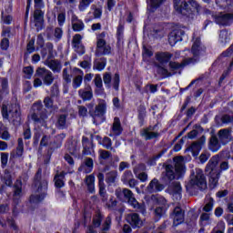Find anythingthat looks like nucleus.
Listing matches in <instances>:
<instances>
[{
    "label": "nucleus",
    "instance_id": "1",
    "mask_svg": "<svg viewBox=\"0 0 233 233\" xmlns=\"http://www.w3.org/2000/svg\"><path fill=\"white\" fill-rule=\"evenodd\" d=\"M43 169L41 167L36 171L33 180V190L35 195L30 196V203H41L46 198L48 190V180L43 178Z\"/></svg>",
    "mask_w": 233,
    "mask_h": 233
},
{
    "label": "nucleus",
    "instance_id": "2",
    "mask_svg": "<svg viewBox=\"0 0 233 233\" xmlns=\"http://www.w3.org/2000/svg\"><path fill=\"white\" fill-rule=\"evenodd\" d=\"M175 166L170 164L165 167V171L161 174V179L164 183L168 185L174 179H179L181 174L185 172V159L183 157H175L173 158Z\"/></svg>",
    "mask_w": 233,
    "mask_h": 233
},
{
    "label": "nucleus",
    "instance_id": "3",
    "mask_svg": "<svg viewBox=\"0 0 233 233\" xmlns=\"http://www.w3.org/2000/svg\"><path fill=\"white\" fill-rule=\"evenodd\" d=\"M28 120L32 121L35 127H44L48 128V111L43 106V103L35 102L32 105L29 114L27 116Z\"/></svg>",
    "mask_w": 233,
    "mask_h": 233
},
{
    "label": "nucleus",
    "instance_id": "4",
    "mask_svg": "<svg viewBox=\"0 0 233 233\" xmlns=\"http://www.w3.org/2000/svg\"><path fill=\"white\" fill-rule=\"evenodd\" d=\"M115 196L120 201H127L128 205L133 207L137 212H140V214H147V206H145V203L139 204V202H137V199L134 197L132 190L128 188L121 189L118 187L115 191Z\"/></svg>",
    "mask_w": 233,
    "mask_h": 233
},
{
    "label": "nucleus",
    "instance_id": "5",
    "mask_svg": "<svg viewBox=\"0 0 233 233\" xmlns=\"http://www.w3.org/2000/svg\"><path fill=\"white\" fill-rule=\"evenodd\" d=\"M1 114L3 119L12 123L15 127L21 125V106L17 103H13L10 106L2 105Z\"/></svg>",
    "mask_w": 233,
    "mask_h": 233
},
{
    "label": "nucleus",
    "instance_id": "6",
    "mask_svg": "<svg viewBox=\"0 0 233 233\" xmlns=\"http://www.w3.org/2000/svg\"><path fill=\"white\" fill-rule=\"evenodd\" d=\"M206 172L209 176V187L215 188L218 187L219 177H221V169H219V156H213L206 166Z\"/></svg>",
    "mask_w": 233,
    "mask_h": 233
},
{
    "label": "nucleus",
    "instance_id": "7",
    "mask_svg": "<svg viewBox=\"0 0 233 233\" xmlns=\"http://www.w3.org/2000/svg\"><path fill=\"white\" fill-rule=\"evenodd\" d=\"M188 192H193L195 188L207 190V177L201 168H196L190 175V180L186 185Z\"/></svg>",
    "mask_w": 233,
    "mask_h": 233
},
{
    "label": "nucleus",
    "instance_id": "8",
    "mask_svg": "<svg viewBox=\"0 0 233 233\" xmlns=\"http://www.w3.org/2000/svg\"><path fill=\"white\" fill-rule=\"evenodd\" d=\"M56 77L52 71L46 69V67H38L35 70V79L33 82V86L35 88H39V86H51L54 84Z\"/></svg>",
    "mask_w": 233,
    "mask_h": 233
},
{
    "label": "nucleus",
    "instance_id": "9",
    "mask_svg": "<svg viewBox=\"0 0 233 233\" xmlns=\"http://www.w3.org/2000/svg\"><path fill=\"white\" fill-rule=\"evenodd\" d=\"M21 198H23V182L17 179L13 186V214L16 216L19 214V204L21 203Z\"/></svg>",
    "mask_w": 233,
    "mask_h": 233
},
{
    "label": "nucleus",
    "instance_id": "10",
    "mask_svg": "<svg viewBox=\"0 0 233 233\" xmlns=\"http://www.w3.org/2000/svg\"><path fill=\"white\" fill-rule=\"evenodd\" d=\"M206 52L207 47L201 44V38L197 37L191 47V54L193 57H187V59L190 61L191 65H196V63H199V56H205Z\"/></svg>",
    "mask_w": 233,
    "mask_h": 233
},
{
    "label": "nucleus",
    "instance_id": "11",
    "mask_svg": "<svg viewBox=\"0 0 233 233\" xmlns=\"http://www.w3.org/2000/svg\"><path fill=\"white\" fill-rule=\"evenodd\" d=\"M175 9L182 15H190L192 14L191 6L198 8V3L194 0H173Z\"/></svg>",
    "mask_w": 233,
    "mask_h": 233
},
{
    "label": "nucleus",
    "instance_id": "12",
    "mask_svg": "<svg viewBox=\"0 0 233 233\" xmlns=\"http://www.w3.org/2000/svg\"><path fill=\"white\" fill-rule=\"evenodd\" d=\"M105 37H106V33L105 32L97 35L96 56H110L112 54V46L106 44Z\"/></svg>",
    "mask_w": 233,
    "mask_h": 233
},
{
    "label": "nucleus",
    "instance_id": "13",
    "mask_svg": "<svg viewBox=\"0 0 233 233\" xmlns=\"http://www.w3.org/2000/svg\"><path fill=\"white\" fill-rule=\"evenodd\" d=\"M103 82L106 86V88H113L117 92L119 90V83H120V78H119V74H115L114 77L112 79V73L110 72H106L103 74Z\"/></svg>",
    "mask_w": 233,
    "mask_h": 233
},
{
    "label": "nucleus",
    "instance_id": "14",
    "mask_svg": "<svg viewBox=\"0 0 233 233\" xmlns=\"http://www.w3.org/2000/svg\"><path fill=\"white\" fill-rule=\"evenodd\" d=\"M106 114V101L100 100L95 109L89 110V116L93 117V123L97 125V119H101Z\"/></svg>",
    "mask_w": 233,
    "mask_h": 233
},
{
    "label": "nucleus",
    "instance_id": "15",
    "mask_svg": "<svg viewBox=\"0 0 233 233\" xmlns=\"http://www.w3.org/2000/svg\"><path fill=\"white\" fill-rule=\"evenodd\" d=\"M215 23L219 25V26H230L233 23V14L226 13V14H218L212 15Z\"/></svg>",
    "mask_w": 233,
    "mask_h": 233
},
{
    "label": "nucleus",
    "instance_id": "16",
    "mask_svg": "<svg viewBox=\"0 0 233 233\" xmlns=\"http://www.w3.org/2000/svg\"><path fill=\"white\" fill-rule=\"evenodd\" d=\"M98 179V194L101 198L102 203H106L108 201V195L106 194V186H105V174L98 173L96 176Z\"/></svg>",
    "mask_w": 233,
    "mask_h": 233
},
{
    "label": "nucleus",
    "instance_id": "17",
    "mask_svg": "<svg viewBox=\"0 0 233 233\" xmlns=\"http://www.w3.org/2000/svg\"><path fill=\"white\" fill-rule=\"evenodd\" d=\"M170 218L173 219V225L177 227V225H181L185 221V210L181 207L177 206L170 214Z\"/></svg>",
    "mask_w": 233,
    "mask_h": 233
},
{
    "label": "nucleus",
    "instance_id": "18",
    "mask_svg": "<svg viewBox=\"0 0 233 233\" xmlns=\"http://www.w3.org/2000/svg\"><path fill=\"white\" fill-rule=\"evenodd\" d=\"M33 17L37 32H41L45 28V13L41 9H35Z\"/></svg>",
    "mask_w": 233,
    "mask_h": 233
},
{
    "label": "nucleus",
    "instance_id": "19",
    "mask_svg": "<svg viewBox=\"0 0 233 233\" xmlns=\"http://www.w3.org/2000/svg\"><path fill=\"white\" fill-rule=\"evenodd\" d=\"M192 65V63L187 59V58H184L182 60V63H178V62H174V61H170L169 62V68L171 70V74H181V70H183V68H185V66H188Z\"/></svg>",
    "mask_w": 233,
    "mask_h": 233
},
{
    "label": "nucleus",
    "instance_id": "20",
    "mask_svg": "<svg viewBox=\"0 0 233 233\" xmlns=\"http://www.w3.org/2000/svg\"><path fill=\"white\" fill-rule=\"evenodd\" d=\"M217 136L221 145H228V143H230V141H232V128L220 129L218 132Z\"/></svg>",
    "mask_w": 233,
    "mask_h": 233
},
{
    "label": "nucleus",
    "instance_id": "21",
    "mask_svg": "<svg viewBox=\"0 0 233 233\" xmlns=\"http://www.w3.org/2000/svg\"><path fill=\"white\" fill-rule=\"evenodd\" d=\"M126 219L133 228H141L143 227V219L137 213L127 214Z\"/></svg>",
    "mask_w": 233,
    "mask_h": 233
},
{
    "label": "nucleus",
    "instance_id": "22",
    "mask_svg": "<svg viewBox=\"0 0 233 233\" xmlns=\"http://www.w3.org/2000/svg\"><path fill=\"white\" fill-rule=\"evenodd\" d=\"M205 143H207V137L202 136L200 138L191 144L189 150H191L193 156H199V152H201V148L205 147Z\"/></svg>",
    "mask_w": 233,
    "mask_h": 233
},
{
    "label": "nucleus",
    "instance_id": "23",
    "mask_svg": "<svg viewBox=\"0 0 233 233\" xmlns=\"http://www.w3.org/2000/svg\"><path fill=\"white\" fill-rule=\"evenodd\" d=\"M82 146H83V156H94L96 151H94V142L90 141L88 137H82Z\"/></svg>",
    "mask_w": 233,
    "mask_h": 233
},
{
    "label": "nucleus",
    "instance_id": "24",
    "mask_svg": "<svg viewBox=\"0 0 233 233\" xmlns=\"http://www.w3.org/2000/svg\"><path fill=\"white\" fill-rule=\"evenodd\" d=\"M183 35H185V30L175 29L168 35V42L171 46H174L178 41H183Z\"/></svg>",
    "mask_w": 233,
    "mask_h": 233
},
{
    "label": "nucleus",
    "instance_id": "25",
    "mask_svg": "<svg viewBox=\"0 0 233 233\" xmlns=\"http://www.w3.org/2000/svg\"><path fill=\"white\" fill-rule=\"evenodd\" d=\"M45 65L54 72V74H61V69L63 68V65H61V61L57 59L47 58L45 61Z\"/></svg>",
    "mask_w": 233,
    "mask_h": 233
},
{
    "label": "nucleus",
    "instance_id": "26",
    "mask_svg": "<svg viewBox=\"0 0 233 233\" xmlns=\"http://www.w3.org/2000/svg\"><path fill=\"white\" fill-rule=\"evenodd\" d=\"M94 170V159L91 157H86L84 162L78 167L79 172H84V174H90Z\"/></svg>",
    "mask_w": 233,
    "mask_h": 233
},
{
    "label": "nucleus",
    "instance_id": "27",
    "mask_svg": "<svg viewBox=\"0 0 233 233\" xmlns=\"http://www.w3.org/2000/svg\"><path fill=\"white\" fill-rule=\"evenodd\" d=\"M24 153H25V144L23 142V138H18L16 148L11 152V157L13 159H17V157H23Z\"/></svg>",
    "mask_w": 233,
    "mask_h": 233
},
{
    "label": "nucleus",
    "instance_id": "28",
    "mask_svg": "<svg viewBox=\"0 0 233 233\" xmlns=\"http://www.w3.org/2000/svg\"><path fill=\"white\" fill-rule=\"evenodd\" d=\"M147 192L150 194L154 192H161V190H165V185L159 183L157 178H153L147 186Z\"/></svg>",
    "mask_w": 233,
    "mask_h": 233
},
{
    "label": "nucleus",
    "instance_id": "29",
    "mask_svg": "<svg viewBox=\"0 0 233 233\" xmlns=\"http://www.w3.org/2000/svg\"><path fill=\"white\" fill-rule=\"evenodd\" d=\"M221 149V142L218 138V136L213 135L209 137L208 140V150L210 152H218Z\"/></svg>",
    "mask_w": 233,
    "mask_h": 233
},
{
    "label": "nucleus",
    "instance_id": "30",
    "mask_svg": "<svg viewBox=\"0 0 233 233\" xmlns=\"http://www.w3.org/2000/svg\"><path fill=\"white\" fill-rule=\"evenodd\" d=\"M154 127L149 126L147 128H145L141 132L142 137H145L146 141H150V139H156L159 137V133L154 132Z\"/></svg>",
    "mask_w": 233,
    "mask_h": 233
},
{
    "label": "nucleus",
    "instance_id": "31",
    "mask_svg": "<svg viewBox=\"0 0 233 233\" xmlns=\"http://www.w3.org/2000/svg\"><path fill=\"white\" fill-rule=\"evenodd\" d=\"M84 181L87 187V191L90 194H94L96 192V176H94V174L88 175Z\"/></svg>",
    "mask_w": 233,
    "mask_h": 233
},
{
    "label": "nucleus",
    "instance_id": "32",
    "mask_svg": "<svg viewBox=\"0 0 233 233\" xmlns=\"http://www.w3.org/2000/svg\"><path fill=\"white\" fill-rule=\"evenodd\" d=\"M65 176H66V172L65 171H57L54 177V183L56 188H63L65 187Z\"/></svg>",
    "mask_w": 233,
    "mask_h": 233
},
{
    "label": "nucleus",
    "instance_id": "33",
    "mask_svg": "<svg viewBox=\"0 0 233 233\" xmlns=\"http://www.w3.org/2000/svg\"><path fill=\"white\" fill-rule=\"evenodd\" d=\"M93 81H94L95 86H96V89L95 90V94H96L97 96H101V94H105V87H103V78L101 77V75L96 74Z\"/></svg>",
    "mask_w": 233,
    "mask_h": 233
},
{
    "label": "nucleus",
    "instance_id": "34",
    "mask_svg": "<svg viewBox=\"0 0 233 233\" xmlns=\"http://www.w3.org/2000/svg\"><path fill=\"white\" fill-rule=\"evenodd\" d=\"M78 96L83 99V101H90L94 97V93L92 92V87L88 86L84 89L78 90Z\"/></svg>",
    "mask_w": 233,
    "mask_h": 233
},
{
    "label": "nucleus",
    "instance_id": "35",
    "mask_svg": "<svg viewBox=\"0 0 233 233\" xmlns=\"http://www.w3.org/2000/svg\"><path fill=\"white\" fill-rule=\"evenodd\" d=\"M156 57L158 65L164 66L167 65V63H168L170 59H172V54L168 52L157 53Z\"/></svg>",
    "mask_w": 233,
    "mask_h": 233
},
{
    "label": "nucleus",
    "instance_id": "36",
    "mask_svg": "<svg viewBox=\"0 0 233 233\" xmlns=\"http://www.w3.org/2000/svg\"><path fill=\"white\" fill-rule=\"evenodd\" d=\"M112 132L113 134H109L110 137H112V136H121L123 132V127H121V120H119V117L114 118Z\"/></svg>",
    "mask_w": 233,
    "mask_h": 233
},
{
    "label": "nucleus",
    "instance_id": "37",
    "mask_svg": "<svg viewBox=\"0 0 233 233\" xmlns=\"http://www.w3.org/2000/svg\"><path fill=\"white\" fill-rule=\"evenodd\" d=\"M154 66L157 68V74H158V76H161V77H172L173 74L169 72L168 69L165 68L164 66H161V64L155 62Z\"/></svg>",
    "mask_w": 233,
    "mask_h": 233
},
{
    "label": "nucleus",
    "instance_id": "38",
    "mask_svg": "<svg viewBox=\"0 0 233 233\" xmlns=\"http://www.w3.org/2000/svg\"><path fill=\"white\" fill-rule=\"evenodd\" d=\"M66 148L71 156L79 154V143L76 140L67 142Z\"/></svg>",
    "mask_w": 233,
    "mask_h": 233
},
{
    "label": "nucleus",
    "instance_id": "39",
    "mask_svg": "<svg viewBox=\"0 0 233 233\" xmlns=\"http://www.w3.org/2000/svg\"><path fill=\"white\" fill-rule=\"evenodd\" d=\"M66 115H60L56 120V127L59 128V130H65L67 127H70V123L66 121Z\"/></svg>",
    "mask_w": 233,
    "mask_h": 233
},
{
    "label": "nucleus",
    "instance_id": "40",
    "mask_svg": "<svg viewBox=\"0 0 233 233\" xmlns=\"http://www.w3.org/2000/svg\"><path fill=\"white\" fill-rule=\"evenodd\" d=\"M75 70H76V72H79L81 74V75H77L73 79V84H72L73 88L76 89V88H79V86H81V85L83 84V71H81V69H78V68H75Z\"/></svg>",
    "mask_w": 233,
    "mask_h": 233
},
{
    "label": "nucleus",
    "instance_id": "41",
    "mask_svg": "<svg viewBox=\"0 0 233 233\" xmlns=\"http://www.w3.org/2000/svg\"><path fill=\"white\" fill-rule=\"evenodd\" d=\"M116 179H117L116 170H111L106 174V182L107 185H114V183H116Z\"/></svg>",
    "mask_w": 233,
    "mask_h": 233
},
{
    "label": "nucleus",
    "instance_id": "42",
    "mask_svg": "<svg viewBox=\"0 0 233 233\" xmlns=\"http://www.w3.org/2000/svg\"><path fill=\"white\" fill-rule=\"evenodd\" d=\"M106 66V58L103 57L100 58L99 61H96L94 63L93 68L94 70H98L101 72V70H105V67Z\"/></svg>",
    "mask_w": 233,
    "mask_h": 233
},
{
    "label": "nucleus",
    "instance_id": "43",
    "mask_svg": "<svg viewBox=\"0 0 233 233\" xmlns=\"http://www.w3.org/2000/svg\"><path fill=\"white\" fill-rule=\"evenodd\" d=\"M166 212H167V209L165 208V207H157L154 209L155 219L157 221H159V219H161V218L165 216Z\"/></svg>",
    "mask_w": 233,
    "mask_h": 233
},
{
    "label": "nucleus",
    "instance_id": "44",
    "mask_svg": "<svg viewBox=\"0 0 233 233\" xmlns=\"http://www.w3.org/2000/svg\"><path fill=\"white\" fill-rule=\"evenodd\" d=\"M219 43L225 46L228 41H230V35H228V31L221 30L219 34Z\"/></svg>",
    "mask_w": 233,
    "mask_h": 233
},
{
    "label": "nucleus",
    "instance_id": "45",
    "mask_svg": "<svg viewBox=\"0 0 233 233\" xmlns=\"http://www.w3.org/2000/svg\"><path fill=\"white\" fill-rule=\"evenodd\" d=\"M163 4V0H150V5L147 7V10L149 12L154 13L161 5Z\"/></svg>",
    "mask_w": 233,
    "mask_h": 233
},
{
    "label": "nucleus",
    "instance_id": "46",
    "mask_svg": "<svg viewBox=\"0 0 233 233\" xmlns=\"http://www.w3.org/2000/svg\"><path fill=\"white\" fill-rule=\"evenodd\" d=\"M0 84H1V90L0 94H8V78L6 77H0Z\"/></svg>",
    "mask_w": 233,
    "mask_h": 233
},
{
    "label": "nucleus",
    "instance_id": "47",
    "mask_svg": "<svg viewBox=\"0 0 233 233\" xmlns=\"http://www.w3.org/2000/svg\"><path fill=\"white\" fill-rule=\"evenodd\" d=\"M137 112L140 125L143 126V121H145V117L147 116V108H145V106H139Z\"/></svg>",
    "mask_w": 233,
    "mask_h": 233
},
{
    "label": "nucleus",
    "instance_id": "48",
    "mask_svg": "<svg viewBox=\"0 0 233 233\" xmlns=\"http://www.w3.org/2000/svg\"><path fill=\"white\" fill-rule=\"evenodd\" d=\"M62 77L65 81L64 86H66L67 85H70V83H72V76H70V74H68L67 68L63 69Z\"/></svg>",
    "mask_w": 233,
    "mask_h": 233
},
{
    "label": "nucleus",
    "instance_id": "49",
    "mask_svg": "<svg viewBox=\"0 0 233 233\" xmlns=\"http://www.w3.org/2000/svg\"><path fill=\"white\" fill-rule=\"evenodd\" d=\"M92 3H94V0H80L78 9L80 12H85V10H86L87 7L92 5Z\"/></svg>",
    "mask_w": 233,
    "mask_h": 233
},
{
    "label": "nucleus",
    "instance_id": "50",
    "mask_svg": "<svg viewBox=\"0 0 233 233\" xmlns=\"http://www.w3.org/2000/svg\"><path fill=\"white\" fill-rule=\"evenodd\" d=\"M0 139L4 141H8L10 139V133L8 132V127H0Z\"/></svg>",
    "mask_w": 233,
    "mask_h": 233
},
{
    "label": "nucleus",
    "instance_id": "51",
    "mask_svg": "<svg viewBox=\"0 0 233 233\" xmlns=\"http://www.w3.org/2000/svg\"><path fill=\"white\" fill-rule=\"evenodd\" d=\"M102 145L105 148H106V150H113V152H116V149L112 147V139H110V137H104L102 140Z\"/></svg>",
    "mask_w": 233,
    "mask_h": 233
},
{
    "label": "nucleus",
    "instance_id": "52",
    "mask_svg": "<svg viewBox=\"0 0 233 233\" xmlns=\"http://www.w3.org/2000/svg\"><path fill=\"white\" fill-rule=\"evenodd\" d=\"M92 8L94 10L93 15L95 19H101V16L103 15V7L102 6H96V5H92Z\"/></svg>",
    "mask_w": 233,
    "mask_h": 233
},
{
    "label": "nucleus",
    "instance_id": "53",
    "mask_svg": "<svg viewBox=\"0 0 233 233\" xmlns=\"http://www.w3.org/2000/svg\"><path fill=\"white\" fill-rule=\"evenodd\" d=\"M75 52H76V54H80L81 56H83V54H85V46H83V42H79L77 44H73L72 45Z\"/></svg>",
    "mask_w": 233,
    "mask_h": 233
},
{
    "label": "nucleus",
    "instance_id": "54",
    "mask_svg": "<svg viewBox=\"0 0 233 233\" xmlns=\"http://www.w3.org/2000/svg\"><path fill=\"white\" fill-rule=\"evenodd\" d=\"M4 182L6 187H12V174H10V171L7 169L5 170Z\"/></svg>",
    "mask_w": 233,
    "mask_h": 233
},
{
    "label": "nucleus",
    "instance_id": "55",
    "mask_svg": "<svg viewBox=\"0 0 233 233\" xmlns=\"http://www.w3.org/2000/svg\"><path fill=\"white\" fill-rule=\"evenodd\" d=\"M99 154V159H104L106 161V159H110L112 157V153L110 151L105 150V149H100L98 151Z\"/></svg>",
    "mask_w": 233,
    "mask_h": 233
},
{
    "label": "nucleus",
    "instance_id": "56",
    "mask_svg": "<svg viewBox=\"0 0 233 233\" xmlns=\"http://www.w3.org/2000/svg\"><path fill=\"white\" fill-rule=\"evenodd\" d=\"M133 178H134V175L132 174V171L127 170L124 172L121 179L123 183H128V181H130Z\"/></svg>",
    "mask_w": 233,
    "mask_h": 233
},
{
    "label": "nucleus",
    "instance_id": "57",
    "mask_svg": "<svg viewBox=\"0 0 233 233\" xmlns=\"http://www.w3.org/2000/svg\"><path fill=\"white\" fill-rule=\"evenodd\" d=\"M210 233H225V223L218 222Z\"/></svg>",
    "mask_w": 233,
    "mask_h": 233
},
{
    "label": "nucleus",
    "instance_id": "58",
    "mask_svg": "<svg viewBox=\"0 0 233 233\" xmlns=\"http://www.w3.org/2000/svg\"><path fill=\"white\" fill-rule=\"evenodd\" d=\"M72 28L74 32H82V30H85V24L80 20V22L73 24Z\"/></svg>",
    "mask_w": 233,
    "mask_h": 233
},
{
    "label": "nucleus",
    "instance_id": "59",
    "mask_svg": "<svg viewBox=\"0 0 233 233\" xmlns=\"http://www.w3.org/2000/svg\"><path fill=\"white\" fill-rule=\"evenodd\" d=\"M216 5L220 8H227L232 5V0H216Z\"/></svg>",
    "mask_w": 233,
    "mask_h": 233
},
{
    "label": "nucleus",
    "instance_id": "60",
    "mask_svg": "<svg viewBox=\"0 0 233 233\" xmlns=\"http://www.w3.org/2000/svg\"><path fill=\"white\" fill-rule=\"evenodd\" d=\"M46 50L48 52V57L49 59L54 58V44L47 42L46 44Z\"/></svg>",
    "mask_w": 233,
    "mask_h": 233
},
{
    "label": "nucleus",
    "instance_id": "61",
    "mask_svg": "<svg viewBox=\"0 0 233 233\" xmlns=\"http://www.w3.org/2000/svg\"><path fill=\"white\" fill-rule=\"evenodd\" d=\"M212 208H214V198H210L208 202L203 208L204 212H212Z\"/></svg>",
    "mask_w": 233,
    "mask_h": 233
},
{
    "label": "nucleus",
    "instance_id": "62",
    "mask_svg": "<svg viewBox=\"0 0 233 233\" xmlns=\"http://www.w3.org/2000/svg\"><path fill=\"white\" fill-rule=\"evenodd\" d=\"M51 97H59V86L57 84H54L50 89Z\"/></svg>",
    "mask_w": 233,
    "mask_h": 233
},
{
    "label": "nucleus",
    "instance_id": "63",
    "mask_svg": "<svg viewBox=\"0 0 233 233\" xmlns=\"http://www.w3.org/2000/svg\"><path fill=\"white\" fill-rule=\"evenodd\" d=\"M145 170H147V165L140 163L134 167L133 172L134 174H139L141 172H145Z\"/></svg>",
    "mask_w": 233,
    "mask_h": 233
},
{
    "label": "nucleus",
    "instance_id": "64",
    "mask_svg": "<svg viewBox=\"0 0 233 233\" xmlns=\"http://www.w3.org/2000/svg\"><path fill=\"white\" fill-rule=\"evenodd\" d=\"M221 121L224 125L231 124L233 125V116L230 115H224L221 117Z\"/></svg>",
    "mask_w": 233,
    "mask_h": 233
}]
</instances>
